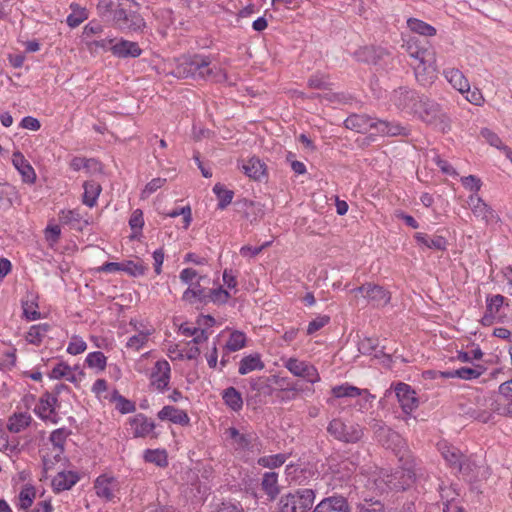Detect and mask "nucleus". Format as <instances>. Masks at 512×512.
<instances>
[{"mask_svg": "<svg viewBox=\"0 0 512 512\" xmlns=\"http://www.w3.org/2000/svg\"><path fill=\"white\" fill-rule=\"evenodd\" d=\"M261 485L269 500H274L279 494L278 475L275 472L265 473Z\"/></svg>", "mask_w": 512, "mask_h": 512, "instance_id": "29", "label": "nucleus"}, {"mask_svg": "<svg viewBox=\"0 0 512 512\" xmlns=\"http://www.w3.org/2000/svg\"><path fill=\"white\" fill-rule=\"evenodd\" d=\"M390 476L392 478L394 490H405L414 483L416 472L413 465L409 464L407 467H403L390 473Z\"/></svg>", "mask_w": 512, "mask_h": 512, "instance_id": "18", "label": "nucleus"}, {"mask_svg": "<svg viewBox=\"0 0 512 512\" xmlns=\"http://www.w3.org/2000/svg\"><path fill=\"white\" fill-rule=\"evenodd\" d=\"M83 373L76 374L71 367L65 363L57 364L51 371L50 377L53 379H66L71 383L77 384L82 379Z\"/></svg>", "mask_w": 512, "mask_h": 512, "instance_id": "23", "label": "nucleus"}, {"mask_svg": "<svg viewBox=\"0 0 512 512\" xmlns=\"http://www.w3.org/2000/svg\"><path fill=\"white\" fill-rule=\"evenodd\" d=\"M468 204L476 217H480L486 224L497 223L500 221L498 214L486 204L479 196L471 195Z\"/></svg>", "mask_w": 512, "mask_h": 512, "instance_id": "11", "label": "nucleus"}, {"mask_svg": "<svg viewBox=\"0 0 512 512\" xmlns=\"http://www.w3.org/2000/svg\"><path fill=\"white\" fill-rule=\"evenodd\" d=\"M79 480L77 473L72 471H61L53 478L52 486L56 492L72 488Z\"/></svg>", "mask_w": 512, "mask_h": 512, "instance_id": "22", "label": "nucleus"}, {"mask_svg": "<svg viewBox=\"0 0 512 512\" xmlns=\"http://www.w3.org/2000/svg\"><path fill=\"white\" fill-rule=\"evenodd\" d=\"M331 393L336 398H343V397H357L362 394H365L364 399L368 401L370 398H373V396L368 393L366 390H360L358 387L352 386L348 383L335 386L332 388Z\"/></svg>", "mask_w": 512, "mask_h": 512, "instance_id": "24", "label": "nucleus"}, {"mask_svg": "<svg viewBox=\"0 0 512 512\" xmlns=\"http://www.w3.org/2000/svg\"><path fill=\"white\" fill-rule=\"evenodd\" d=\"M482 374L481 367L469 368L462 367L456 370L442 372V376L445 378H461L465 380L476 379Z\"/></svg>", "mask_w": 512, "mask_h": 512, "instance_id": "31", "label": "nucleus"}, {"mask_svg": "<svg viewBox=\"0 0 512 512\" xmlns=\"http://www.w3.org/2000/svg\"><path fill=\"white\" fill-rule=\"evenodd\" d=\"M31 416L25 413L14 414L9 418L8 430L12 433H19L25 430L31 423Z\"/></svg>", "mask_w": 512, "mask_h": 512, "instance_id": "33", "label": "nucleus"}, {"mask_svg": "<svg viewBox=\"0 0 512 512\" xmlns=\"http://www.w3.org/2000/svg\"><path fill=\"white\" fill-rule=\"evenodd\" d=\"M374 119L366 115L354 114L345 120V126L348 129L354 130L358 133H367L373 128Z\"/></svg>", "mask_w": 512, "mask_h": 512, "instance_id": "21", "label": "nucleus"}, {"mask_svg": "<svg viewBox=\"0 0 512 512\" xmlns=\"http://www.w3.org/2000/svg\"><path fill=\"white\" fill-rule=\"evenodd\" d=\"M389 490H394L390 472L381 469L377 472H374L367 479L366 490L364 491L368 493L370 496H372L373 493L383 494L385 492H388Z\"/></svg>", "mask_w": 512, "mask_h": 512, "instance_id": "7", "label": "nucleus"}, {"mask_svg": "<svg viewBox=\"0 0 512 512\" xmlns=\"http://www.w3.org/2000/svg\"><path fill=\"white\" fill-rule=\"evenodd\" d=\"M86 363L89 367L97 368L102 371L106 367V357L100 351L92 352L87 355Z\"/></svg>", "mask_w": 512, "mask_h": 512, "instance_id": "49", "label": "nucleus"}, {"mask_svg": "<svg viewBox=\"0 0 512 512\" xmlns=\"http://www.w3.org/2000/svg\"><path fill=\"white\" fill-rule=\"evenodd\" d=\"M87 349L86 342L77 335H73L67 347V352L71 355L83 353Z\"/></svg>", "mask_w": 512, "mask_h": 512, "instance_id": "53", "label": "nucleus"}, {"mask_svg": "<svg viewBox=\"0 0 512 512\" xmlns=\"http://www.w3.org/2000/svg\"><path fill=\"white\" fill-rule=\"evenodd\" d=\"M407 25L412 32L419 35L434 36L436 34V29L433 26L416 18L408 19Z\"/></svg>", "mask_w": 512, "mask_h": 512, "instance_id": "36", "label": "nucleus"}, {"mask_svg": "<svg viewBox=\"0 0 512 512\" xmlns=\"http://www.w3.org/2000/svg\"><path fill=\"white\" fill-rule=\"evenodd\" d=\"M242 170L249 178L259 180L265 174V164L253 157L242 165Z\"/></svg>", "mask_w": 512, "mask_h": 512, "instance_id": "27", "label": "nucleus"}, {"mask_svg": "<svg viewBox=\"0 0 512 512\" xmlns=\"http://www.w3.org/2000/svg\"><path fill=\"white\" fill-rule=\"evenodd\" d=\"M394 390L404 413L409 414L418 407L419 402L416 393L408 384L400 382Z\"/></svg>", "mask_w": 512, "mask_h": 512, "instance_id": "14", "label": "nucleus"}, {"mask_svg": "<svg viewBox=\"0 0 512 512\" xmlns=\"http://www.w3.org/2000/svg\"><path fill=\"white\" fill-rule=\"evenodd\" d=\"M170 371V364L166 360L157 361L151 373V385L159 391H164L169 384Z\"/></svg>", "mask_w": 512, "mask_h": 512, "instance_id": "17", "label": "nucleus"}, {"mask_svg": "<svg viewBox=\"0 0 512 512\" xmlns=\"http://www.w3.org/2000/svg\"><path fill=\"white\" fill-rule=\"evenodd\" d=\"M49 330L48 324L34 325L27 333L26 339L29 343L39 345Z\"/></svg>", "mask_w": 512, "mask_h": 512, "instance_id": "41", "label": "nucleus"}, {"mask_svg": "<svg viewBox=\"0 0 512 512\" xmlns=\"http://www.w3.org/2000/svg\"><path fill=\"white\" fill-rule=\"evenodd\" d=\"M207 294V298L215 303H225L230 297L229 293L222 288L212 289Z\"/></svg>", "mask_w": 512, "mask_h": 512, "instance_id": "60", "label": "nucleus"}, {"mask_svg": "<svg viewBox=\"0 0 512 512\" xmlns=\"http://www.w3.org/2000/svg\"><path fill=\"white\" fill-rule=\"evenodd\" d=\"M314 500L315 492L312 489H298L280 498L278 512H309Z\"/></svg>", "mask_w": 512, "mask_h": 512, "instance_id": "4", "label": "nucleus"}, {"mask_svg": "<svg viewBox=\"0 0 512 512\" xmlns=\"http://www.w3.org/2000/svg\"><path fill=\"white\" fill-rule=\"evenodd\" d=\"M71 14L67 17V24L71 28H75L79 26L82 22H84L88 18V11L86 8L81 7L77 3H72L70 5Z\"/></svg>", "mask_w": 512, "mask_h": 512, "instance_id": "34", "label": "nucleus"}, {"mask_svg": "<svg viewBox=\"0 0 512 512\" xmlns=\"http://www.w3.org/2000/svg\"><path fill=\"white\" fill-rule=\"evenodd\" d=\"M152 334V330L140 331L138 334L131 336L126 347L134 351H139L148 341V337Z\"/></svg>", "mask_w": 512, "mask_h": 512, "instance_id": "43", "label": "nucleus"}, {"mask_svg": "<svg viewBox=\"0 0 512 512\" xmlns=\"http://www.w3.org/2000/svg\"><path fill=\"white\" fill-rule=\"evenodd\" d=\"M35 494L33 486H25L19 494L20 508L24 510L28 509L33 503Z\"/></svg>", "mask_w": 512, "mask_h": 512, "instance_id": "50", "label": "nucleus"}, {"mask_svg": "<svg viewBox=\"0 0 512 512\" xmlns=\"http://www.w3.org/2000/svg\"><path fill=\"white\" fill-rule=\"evenodd\" d=\"M445 77L449 83L460 93L469 92V82L460 70L450 69L445 72Z\"/></svg>", "mask_w": 512, "mask_h": 512, "instance_id": "25", "label": "nucleus"}, {"mask_svg": "<svg viewBox=\"0 0 512 512\" xmlns=\"http://www.w3.org/2000/svg\"><path fill=\"white\" fill-rule=\"evenodd\" d=\"M49 440L52 445L51 449H53L55 458H61V455L64 452V444L66 441V435L64 430L57 429L53 431L50 435Z\"/></svg>", "mask_w": 512, "mask_h": 512, "instance_id": "39", "label": "nucleus"}, {"mask_svg": "<svg viewBox=\"0 0 512 512\" xmlns=\"http://www.w3.org/2000/svg\"><path fill=\"white\" fill-rule=\"evenodd\" d=\"M16 200H18L16 188L0 179V204L7 201L9 205H12Z\"/></svg>", "mask_w": 512, "mask_h": 512, "instance_id": "42", "label": "nucleus"}, {"mask_svg": "<svg viewBox=\"0 0 512 512\" xmlns=\"http://www.w3.org/2000/svg\"><path fill=\"white\" fill-rule=\"evenodd\" d=\"M328 84V77L323 74L313 75L308 81V85L315 89L326 88Z\"/></svg>", "mask_w": 512, "mask_h": 512, "instance_id": "64", "label": "nucleus"}, {"mask_svg": "<svg viewBox=\"0 0 512 512\" xmlns=\"http://www.w3.org/2000/svg\"><path fill=\"white\" fill-rule=\"evenodd\" d=\"M70 167L74 171L85 169L88 173L101 172L102 170L100 162L93 158L74 157L70 162Z\"/></svg>", "mask_w": 512, "mask_h": 512, "instance_id": "26", "label": "nucleus"}, {"mask_svg": "<svg viewBox=\"0 0 512 512\" xmlns=\"http://www.w3.org/2000/svg\"><path fill=\"white\" fill-rule=\"evenodd\" d=\"M83 203L89 207L96 204L97 198L101 192V185L95 181H86L83 185Z\"/></svg>", "mask_w": 512, "mask_h": 512, "instance_id": "30", "label": "nucleus"}, {"mask_svg": "<svg viewBox=\"0 0 512 512\" xmlns=\"http://www.w3.org/2000/svg\"><path fill=\"white\" fill-rule=\"evenodd\" d=\"M245 343V334L240 331H234L230 334L229 340L227 341L226 344V348L229 351L235 352L242 349L245 346Z\"/></svg>", "mask_w": 512, "mask_h": 512, "instance_id": "47", "label": "nucleus"}, {"mask_svg": "<svg viewBox=\"0 0 512 512\" xmlns=\"http://www.w3.org/2000/svg\"><path fill=\"white\" fill-rule=\"evenodd\" d=\"M505 301V297L497 294L490 298H487V307L486 310L492 312L495 316L498 317V321H501L503 316L499 314L500 309L503 307Z\"/></svg>", "mask_w": 512, "mask_h": 512, "instance_id": "48", "label": "nucleus"}, {"mask_svg": "<svg viewBox=\"0 0 512 512\" xmlns=\"http://www.w3.org/2000/svg\"><path fill=\"white\" fill-rule=\"evenodd\" d=\"M144 27H145L144 19L140 15L132 13L129 15V20H128V22H126V24L124 25V27L122 29L139 31Z\"/></svg>", "mask_w": 512, "mask_h": 512, "instance_id": "57", "label": "nucleus"}, {"mask_svg": "<svg viewBox=\"0 0 512 512\" xmlns=\"http://www.w3.org/2000/svg\"><path fill=\"white\" fill-rule=\"evenodd\" d=\"M350 497L341 492L321 500L312 512H351Z\"/></svg>", "mask_w": 512, "mask_h": 512, "instance_id": "8", "label": "nucleus"}, {"mask_svg": "<svg viewBox=\"0 0 512 512\" xmlns=\"http://www.w3.org/2000/svg\"><path fill=\"white\" fill-rule=\"evenodd\" d=\"M461 182L466 189L475 192L479 191L482 186L481 180L474 175L462 177Z\"/></svg>", "mask_w": 512, "mask_h": 512, "instance_id": "61", "label": "nucleus"}, {"mask_svg": "<svg viewBox=\"0 0 512 512\" xmlns=\"http://www.w3.org/2000/svg\"><path fill=\"white\" fill-rule=\"evenodd\" d=\"M206 73H208V79L213 80L217 83L226 82L228 80L227 74L220 67L217 66H209Z\"/></svg>", "mask_w": 512, "mask_h": 512, "instance_id": "59", "label": "nucleus"}, {"mask_svg": "<svg viewBox=\"0 0 512 512\" xmlns=\"http://www.w3.org/2000/svg\"><path fill=\"white\" fill-rule=\"evenodd\" d=\"M406 52L411 58L417 80L423 85L432 83L437 77L436 52L434 49L420 45L417 38L411 37L405 44Z\"/></svg>", "mask_w": 512, "mask_h": 512, "instance_id": "1", "label": "nucleus"}, {"mask_svg": "<svg viewBox=\"0 0 512 512\" xmlns=\"http://www.w3.org/2000/svg\"><path fill=\"white\" fill-rule=\"evenodd\" d=\"M134 437L157 438L158 433L155 432L156 424L144 414H137L129 420Z\"/></svg>", "mask_w": 512, "mask_h": 512, "instance_id": "13", "label": "nucleus"}, {"mask_svg": "<svg viewBox=\"0 0 512 512\" xmlns=\"http://www.w3.org/2000/svg\"><path fill=\"white\" fill-rule=\"evenodd\" d=\"M119 488L118 480L108 474L100 475L94 483L96 495L106 501H112L116 497Z\"/></svg>", "mask_w": 512, "mask_h": 512, "instance_id": "10", "label": "nucleus"}, {"mask_svg": "<svg viewBox=\"0 0 512 512\" xmlns=\"http://www.w3.org/2000/svg\"><path fill=\"white\" fill-rule=\"evenodd\" d=\"M205 56L194 55L191 57L183 58L172 71V74L177 78H194L195 73L201 68L205 67Z\"/></svg>", "mask_w": 512, "mask_h": 512, "instance_id": "9", "label": "nucleus"}, {"mask_svg": "<svg viewBox=\"0 0 512 512\" xmlns=\"http://www.w3.org/2000/svg\"><path fill=\"white\" fill-rule=\"evenodd\" d=\"M57 398L51 394H46L41 398L38 406V413L44 419H51L54 412Z\"/></svg>", "mask_w": 512, "mask_h": 512, "instance_id": "37", "label": "nucleus"}, {"mask_svg": "<svg viewBox=\"0 0 512 512\" xmlns=\"http://www.w3.org/2000/svg\"><path fill=\"white\" fill-rule=\"evenodd\" d=\"M12 163L14 167L19 171L22 176V179L26 183H34L36 180V173L33 167L28 163V161L24 158L23 154L20 152H14L12 155Z\"/></svg>", "mask_w": 512, "mask_h": 512, "instance_id": "20", "label": "nucleus"}, {"mask_svg": "<svg viewBox=\"0 0 512 512\" xmlns=\"http://www.w3.org/2000/svg\"><path fill=\"white\" fill-rule=\"evenodd\" d=\"M264 368V363L261 361L258 355H249L244 357L240 361L239 365V373L241 375L248 374L254 370H262Z\"/></svg>", "mask_w": 512, "mask_h": 512, "instance_id": "35", "label": "nucleus"}, {"mask_svg": "<svg viewBox=\"0 0 512 512\" xmlns=\"http://www.w3.org/2000/svg\"><path fill=\"white\" fill-rule=\"evenodd\" d=\"M147 267L140 262L127 261L122 263V271L127 272L132 276L144 275Z\"/></svg>", "mask_w": 512, "mask_h": 512, "instance_id": "54", "label": "nucleus"}, {"mask_svg": "<svg viewBox=\"0 0 512 512\" xmlns=\"http://www.w3.org/2000/svg\"><path fill=\"white\" fill-rule=\"evenodd\" d=\"M309 363L305 361H300L297 358H289L284 362V366L289 370L294 376L301 377L308 367Z\"/></svg>", "mask_w": 512, "mask_h": 512, "instance_id": "46", "label": "nucleus"}, {"mask_svg": "<svg viewBox=\"0 0 512 512\" xmlns=\"http://www.w3.org/2000/svg\"><path fill=\"white\" fill-rule=\"evenodd\" d=\"M440 450L442 456L451 467L463 474H467L470 471V463L466 461L458 448L444 444L440 447Z\"/></svg>", "mask_w": 512, "mask_h": 512, "instance_id": "15", "label": "nucleus"}, {"mask_svg": "<svg viewBox=\"0 0 512 512\" xmlns=\"http://www.w3.org/2000/svg\"><path fill=\"white\" fill-rule=\"evenodd\" d=\"M214 193L219 200L218 207L224 209L233 199V191L226 189L221 184H216L213 188Z\"/></svg>", "mask_w": 512, "mask_h": 512, "instance_id": "45", "label": "nucleus"}, {"mask_svg": "<svg viewBox=\"0 0 512 512\" xmlns=\"http://www.w3.org/2000/svg\"><path fill=\"white\" fill-rule=\"evenodd\" d=\"M327 431L336 440L345 443H357L364 435L363 428L360 425H348L339 418L333 419L329 423Z\"/></svg>", "mask_w": 512, "mask_h": 512, "instance_id": "6", "label": "nucleus"}, {"mask_svg": "<svg viewBox=\"0 0 512 512\" xmlns=\"http://www.w3.org/2000/svg\"><path fill=\"white\" fill-rule=\"evenodd\" d=\"M360 499L364 501L361 504V512H383V504L379 500L373 501V496H370L365 491H361L354 501Z\"/></svg>", "mask_w": 512, "mask_h": 512, "instance_id": "38", "label": "nucleus"}, {"mask_svg": "<svg viewBox=\"0 0 512 512\" xmlns=\"http://www.w3.org/2000/svg\"><path fill=\"white\" fill-rule=\"evenodd\" d=\"M415 238L418 243L435 250H445L447 248V241L442 236L428 237L423 233H416Z\"/></svg>", "mask_w": 512, "mask_h": 512, "instance_id": "32", "label": "nucleus"}, {"mask_svg": "<svg viewBox=\"0 0 512 512\" xmlns=\"http://www.w3.org/2000/svg\"><path fill=\"white\" fill-rule=\"evenodd\" d=\"M286 461L285 454H276L271 456L261 457L258 460V463L263 467L275 468L284 464Z\"/></svg>", "mask_w": 512, "mask_h": 512, "instance_id": "51", "label": "nucleus"}, {"mask_svg": "<svg viewBox=\"0 0 512 512\" xmlns=\"http://www.w3.org/2000/svg\"><path fill=\"white\" fill-rule=\"evenodd\" d=\"M182 215L183 216V228L187 229L192 221V214L190 206H185L180 209H174L171 212L166 213V216L175 218Z\"/></svg>", "mask_w": 512, "mask_h": 512, "instance_id": "55", "label": "nucleus"}, {"mask_svg": "<svg viewBox=\"0 0 512 512\" xmlns=\"http://www.w3.org/2000/svg\"><path fill=\"white\" fill-rule=\"evenodd\" d=\"M122 0H98L97 9L100 15L107 16L112 15V12L116 7L122 5Z\"/></svg>", "mask_w": 512, "mask_h": 512, "instance_id": "52", "label": "nucleus"}, {"mask_svg": "<svg viewBox=\"0 0 512 512\" xmlns=\"http://www.w3.org/2000/svg\"><path fill=\"white\" fill-rule=\"evenodd\" d=\"M414 115L427 125L432 126L442 133L451 129V121L441 106L426 96H422L415 104Z\"/></svg>", "mask_w": 512, "mask_h": 512, "instance_id": "2", "label": "nucleus"}, {"mask_svg": "<svg viewBox=\"0 0 512 512\" xmlns=\"http://www.w3.org/2000/svg\"><path fill=\"white\" fill-rule=\"evenodd\" d=\"M157 417L162 421L168 420L181 426H188L190 423V418L184 410L170 405L164 406L158 412Z\"/></svg>", "mask_w": 512, "mask_h": 512, "instance_id": "19", "label": "nucleus"}, {"mask_svg": "<svg viewBox=\"0 0 512 512\" xmlns=\"http://www.w3.org/2000/svg\"><path fill=\"white\" fill-rule=\"evenodd\" d=\"M60 234L61 230L58 225H50L45 229V238L51 246L58 242Z\"/></svg>", "mask_w": 512, "mask_h": 512, "instance_id": "63", "label": "nucleus"}, {"mask_svg": "<svg viewBox=\"0 0 512 512\" xmlns=\"http://www.w3.org/2000/svg\"><path fill=\"white\" fill-rule=\"evenodd\" d=\"M122 6L123 5H121L120 7H116L114 9V11L112 12L113 21L120 28H123L124 25L126 24V22H128L129 15H130L126 12V10Z\"/></svg>", "mask_w": 512, "mask_h": 512, "instance_id": "58", "label": "nucleus"}, {"mask_svg": "<svg viewBox=\"0 0 512 512\" xmlns=\"http://www.w3.org/2000/svg\"><path fill=\"white\" fill-rule=\"evenodd\" d=\"M227 436L232 440V445L238 451L253 450L257 444V435L254 432L241 433L234 427L226 430Z\"/></svg>", "mask_w": 512, "mask_h": 512, "instance_id": "12", "label": "nucleus"}, {"mask_svg": "<svg viewBox=\"0 0 512 512\" xmlns=\"http://www.w3.org/2000/svg\"><path fill=\"white\" fill-rule=\"evenodd\" d=\"M356 471V465L349 461V460H343L341 461L336 469L333 470L334 472V484L333 489H336L338 487L337 481L343 482L344 484H340L339 488L340 491L343 494L348 495L350 497V501L353 502L359 495L360 492H358V487L356 486V483L361 482L362 479H357V476H354V473Z\"/></svg>", "mask_w": 512, "mask_h": 512, "instance_id": "3", "label": "nucleus"}, {"mask_svg": "<svg viewBox=\"0 0 512 512\" xmlns=\"http://www.w3.org/2000/svg\"><path fill=\"white\" fill-rule=\"evenodd\" d=\"M350 293L354 295L352 305L359 304V294L366 300L367 304L376 308L386 306L391 300V293L388 290L372 282H366L350 290Z\"/></svg>", "mask_w": 512, "mask_h": 512, "instance_id": "5", "label": "nucleus"}, {"mask_svg": "<svg viewBox=\"0 0 512 512\" xmlns=\"http://www.w3.org/2000/svg\"><path fill=\"white\" fill-rule=\"evenodd\" d=\"M113 54L119 57H137L141 54L138 44L130 41H121L112 47Z\"/></svg>", "mask_w": 512, "mask_h": 512, "instance_id": "28", "label": "nucleus"}, {"mask_svg": "<svg viewBox=\"0 0 512 512\" xmlns=\"http://www.w3.org/2000/svg\"><path fill=\"white\" fill-rule=\"evenodd\" d=\"M271 379L267 377H259L251 382V387L253 390L259 393H271Z\"/></svg>", "mask_w": 512, "mask_h": 512, "instance_id": "56", "label": "nucleus"}, {"mask_svg": "<svg viewBox=\"0 0 512 512\" xmlns=\"http://www.w3.org/2000/svg\"><path fill=\"white\" fill-rule=\"evenodd\" d=\"M82 216L77 209L74 210H62L59 214V220L61 223L70 225L71 227H78Z\"/></svg>", "mask_w": 512, "mask_h": 512, "instance_id": "44", "label": "nucleus"}, {"mask_svg": "<svg viewBox=\"0 0 512 512\" xmlns=\"http://www.w3.org/2000/svg\"><path fill=\"white\" fill-rule=\"evenodd\" d=\"M420 98H422V96L418 95L416 92L401 87L393 92L391 100L399 109L413 113L417 106L415 104Z\"/></svg>", "mask_w": 512, "mask_h": 512, "instance_id": "16", "label": "nucleus"}, {"mask_svg": "<svg viewBox=\"0 0 512 512\" xmlns=\"http://www.w3.org/2000/svg\"><path fill=\"white\" fill-rule=\"evenodd\" d=\"M223 399L225 403L234 411L240 410L243 406L241 394L234 387H229L224 390Z\"/></svg>", "mask_w": 512, "mask_h": 512, "instance_id": "40", "label": "nucleus"}, {"mask_svg": "<svg viewBox=\"0 0 512 512\" xmlns=\"http://www.w3.org/2000/svg\"><path fill=\"white\" fill-rule=\"evenodd\" d=\"M330 318L328 316H321L313 321H311L307 328V334L312 335L313 333L317 332L321 328H323L328 322Z\"/></svg>", "mask_w": 512, "mask_h": 512, "instance_id": "62", "label": "nucleus"}]
</instances>
